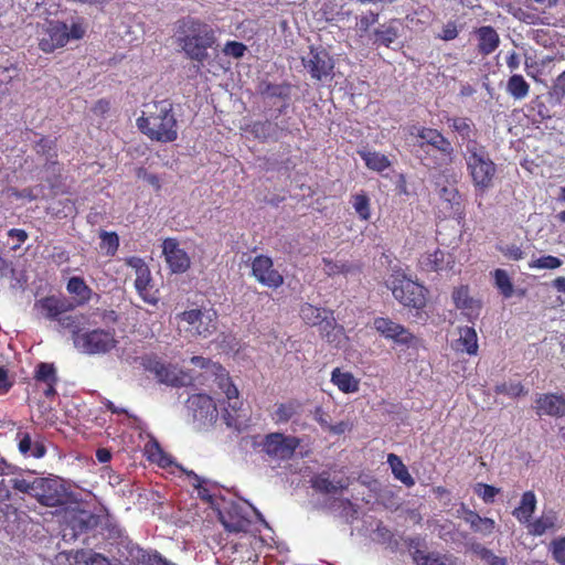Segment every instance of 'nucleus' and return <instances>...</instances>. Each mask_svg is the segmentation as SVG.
Masks as SVG:
<instances>
[{
    "mask_svg": "<svg viewBox=\"0 0 565 565\" xmlns=\"http://www.w3.org/2000/svg\"><path fill=\"white\" fill-rule=\"evenodd\" d=\"M216 42L215 30L201 19L184 17L177 21V43L191 61L205 62Z\"/></svg>",
    "mask_w": 565,
    "mask_h": 565,
    "instance_id": "obj_1",
    "label": "nucleus"
},
{
    "mask_svg": "<svg viewBox=\"0 0 565 565\" xmlns=\"http://www.w3.org/2000/svg\"><path fill=\"white\" fill-rule=\"evenodd\" d=\"M137 127L152 141L172 142L178 138V122L167 99L146 104Z\"/></svg>",
    "mask_w": 565,
    "mask_h": 565,
    "instance_id": "obj_2",
    "label": "nucleus"
},
{
    "mask_svg": "<svg viewBox=\"0 0 565 565\" xmlns=\"http://www.w3.org/2000/svg\"><path fill=\"white\" fill-rule=\"evenodd\" d=\"M85 33L86 26L81 19L73 21L70 28L60 20H45L36 30L38 45L43 53H53L71 40H82Z\"/></svg>",
    "mask_w": 565,
    "mask_h": 565,
    "instance_id": "obj_3",
    "label": "nucleus"
},
{
    "mask_svg": "<svg viewBox=\"0 0 565 565\" xmlns=\"http://www.w3.org/2000/svg\"><path fill=\"white\" fill-rule=\"evenodd\" d=\"M394 299L405 308L423 311L428 302L429 290L412 279L404 270L395 269L385 281Z\"/></svg>",
    "mask_w": 565,
    "mask_h": 565,
    "instance_id": "obj_4",
    "label": "nucleus"
},
{
    "mask_svg": "<svg viewBox=\"0 0 565 565\" xmlns=\"http://www.w3.org/2000/svg\"><path fill=\"white\" fill-rule=\"evenodd\" d=\"M462 156L475 189L480 193L491 189L494 185L498 169L486 146L463 151Z\"/></svg>",
    "mask_w": 565,
    "mask_h": 565,
    "instance_id": "obj_5",
    "label": "nucleus"
},
{
    "mask_svg": "<svg viewBox=\"0 0 565 565\" xmlns=\"http://www.w3.org/2000/svg\"><path fill=\"white\" fill-rule=\"evenodd\" d=\"M35 499L45 507H63L75 502L74 493L61 478H35Z\"/></svg>",
    "mask_w": 565,
    "mask_h": 565,
    "instance_id": "obj_6",
    "label": "nucleus"
},
{
    "mask_svg": "<svg viewBox=\"0 0 565 565\" xmlns=\"http://www.w3.org/2000/svg\"><path fill=\"white\" fill-rule=\"evenodd\" d=\"M116 331L111 329H93L75 337L74 347L86 354H105L117 347Z\"/></svg>",
    "mask_w": 565,
    "mask_h": 565,
    "instance_id": "obj_7",
    "label": "nucleus"
},
{
    "mask_svg": "<svg viewBox=\"0 0 565 565\" xmlns=\"http://www.w3.org/2000/svg\"><path fill=\"white\" fill-rule=\"evenodd\" d=\"M212 366L215 371L217 386L224 392L227 399V406L223 408V420L228 427H236L238 425V412L243 405L239 399V392L221 364L213 363Z\"/></svg>",
    "mask_w": 565,
    "mask_h": 565,
    "instance_id": "obj_8",
    "label": "nucleus"
},
{
    "mask_svg": "<svg viewBox=\"0 0 565 565\" xmlns=\"http://www.w3.org/2000/svg\"><path fill=\"white\" fill-rule=\"evenodd\" d=\"M258 437L253 438V447H260V450L271 459H290L300 445L299 438L286 436L282 433H270L264 436L258 443Z\"/></svg>",
    "mask_w": 565,
    "mask_h": 565,
    "instance_id": "obj_9",
    "label": "nucleus"
},
{
    "mask_svg": "<svg viewBox=\"0 0 565 565\" xmlns=\"http://www.w3.org/2000/svg\"><path fill=\"white\" fill-rule=\"evenodd\" d=\"M177 318L189 324L186 331L192 335L207 338L217 329V312L214 309H190Z\"/></svg>",
    "mask_w": 565,
    "mask_h": 565,
    "instance_id": "obj_10",
    "label": "nucleus"
},
{
    "mask_svg": "<svg viewBox=\"0 0 565 565\" xmlns=\"http://www.w3.org/2000/svg\"><path fill=\"white\" fill-rule=\"evenodd\" d=\"M373 328L385 340L396 345L416 347L418 339L405 326L393 321L388 317H376L373 319Z\"/></svg>",
    "mask_w": 565,
    "mask_h": 565,
    "instance_id": "obj_11",
    "label": "nucleus"
},
{
    "mask_svg": "<svg viewBox=\"0 0 565 565\" xmlns=\"http://www.w3.org/2000/svg\"><path fill=\"white\" fill-rule=\"evenodd\" d=\"M127 266L135 270L136 279L135 287L138 295L148 303H156L157 298L151 294V274L145 260L137 256H131L125 259Z\"/></svg>",
    "mask_w": 565,
    "mask_h": 565,
    "instance_id": "obj_12",
    "label": "nucleus"
},
{
    "mask_svg": "<svg viewBox=\"0 0 565 565\" xmlns=\"http://www.w3.org/2000/svg\"><path fill=\"white\" fill-rule=\"evenodd\" d=\"M252 275L259 284L273 289L284 284L282 275L274 268L273 259L266 255H258L253 259Z\"/></svg>",
    "mask_w": 565,
    "mask_h": 565,
    "instance_id": "obj_13",
    "label": "nucleus"
},
{
    "mask_svg": "<svg viewBox=\"0 0 565 565\" xmlns=\"http://www.w3.org/2000/svg\"><path fill=\"white\" fill-rule=\"evenodd\" d=\"M303 67L309 72L311 78L321 81L331 75L334 64L324 50H318L310 47V52L307 56L301 58Z\"/></svg>",
    "mask_w": 565,
    "mask_h": 565,
    "instance_id": "obj_14",
    "label": "nucleus"
},
{
    "mask_svg": "<svg viewBox=\"0 0 565 565\" xmlns=\"http://www.w3.org/2000/svg\"><path fill=\"white\" fill-rule=\"evenodd\" d=\"M140 364L146 371L152 373L159 383L171 386L181 385V379L177 374L174 367L162 362L156 354L141 356Z\"/></svg>",
    "mask_w": 565,
    "mask_h": 565,
    "instance_id": "obj_15",
    "label": "nucleus"
},
{
    "mask_svg": "<svg viewBox=\"0 0 565 565\" xmlns=\"http://www.w3.org/2000/svg\"><path fill=\"white\" fill-rule=\"evenodd\" d=\"M403 28V23L399 19H390L384 23H377V26L373 28L369 35V42L375 47H387L390 49L399 36Z\"/></svg>",
    "mask_w": 565,
    "mask_h": 565,
    "instance_id": "obj_16",
    "label": "nucleus"
},
{
    "mask_svg": "<svg viewBox=\"0 0 565 565\" xmlns=\"http://www.w3.org/2000/svg\"><path fill=\"white\" fill-rule=\"evenodd\" d=\"M162 253L172 273L182 274L190 268L191 259L188 253L180 248L175 238L169 237L163 241Z\"/></svg>",
    "mask_w": 565,
    "mask_h": 565,
    "instance_id": "obj_17",
    "label": "nucleus"
},
{
    "mask_svg": "<svg viewBox=\"0 0 565 565\" xmlns=\"http://www.w3.org/2000/svg\"><path fill=\"white\" fill-rule=\"evenodd\" d=\"M447 124L451 131L461 139L465 145V151L482 146L477 140L478 129L471 118L455 116L448 118Z\"/></svg>",
    "mask_w": 565,
    "mask_h": 565,
    "instance_id": "obj_18",
    "label": "nucleus"
},
{
    "mask_svg": "<svg viewBox=\"0 0 565 565\" xmlns=\"http://www.w3.org/2000/svg\"><path fill=\"white\" fill-rule=\"evenodd\" d=\"M73 308L74 305L67 299L56 296H46L34 302V310L40 317L49 321H56L61 315L66 313Z\"/></svg>",
    "mask_w": 565,
    "mask_h": 565,
    "instance_id": "obj_19",
    "label": "nucleus"
},
{
    "mask_svg": "<svg viewBox=\"0 0 565 565\" xmlns=\"http://www.w3.org/2000/svg\"><path fill=\"white\" fill-rule=\"evenodd\" d=\"M535 412L539 416L561 418L565 416V394L543 393L535 397Z\"/></svg>",
    "mask_w": 565,
    "mask_h": 565,
    "instance_id": "obj_20",
    "label": "nucleus"
},
{
    "mask_svg": "<svg viewBox=\"0 0 565 565\" xmlns=\"http://www.w3.org/2000/svg\"><path fill=\"white\" fill-rule=\"evenodd\" d=\"M188 407L194 419L200 422L214 420L217 417V408L214 399L206 394H194L188 399Z\"/></svg>",
    "mask_w": 565,
    "mask_h": 565,
    "instance_id": "obj_21",
    "label": "nucleus"
},
{
    "mask_svg": "<svg viewBox=\"0 0 565 565\" xmlns=\"http://www.w3.org/2000/svg\"><path fill=\"white\" fill-rule=\"evenodd\" d=\"M454 264V257L439 248H436L434 252H426L422 254L418 259V267L425 273H439L451 269Z\"/></svg>",
    "mask_w": 565,
    "mask_h": 565,
    "instance_id": "obj_22",
    "label": "nucleus"
},
{
    "mask_svg": "<svg viewBox=\"0 0 565 565\" xmlns=\"http://www.w3.org/2000/svg\"><path fill=\"white\" fill-rule=\"evenodd\" d=\"M417 137L422 140L419 147L430 146L445 157H451L454 148L448 138H446L438 129L429 127H420L417 130Z\"/></svg>",
    "mask_w": 565,
    "mask_h": 565,
    "instance_id": "obj_23",
    "label": "nucleus"
},
{
    "mask_svg": "<svg viewBox=\"0 0 565 565\" xmlns=\"http://www.w3.org/2000/svg\"><path fill=\"white\" fill-rule=\"evenodd\" d=\"M451 298L455 307L461 310L470 321L479 317L481 302L469 295V287L467 285L456 287L452 290Z\"/></svg>",
    "mask_w": 565,
    "mask_h": 565,
    "instance_id": "obj_24",
    "label": "nucleus"
},
{
    "mask_svg": "<svg viewBox=\"0 0 565 565\" xmlns=\"http://www.w3.org/2000/svg\"><path fill=\"white\" fill-rule=\"evenodd\" d=\"M319 327L321 337L333 347L340 348L347 341L345 330L337 322L333 315L328 316Z\"/></svg>",
    "mask_w": 565,
    "mask_h": 565,
    "instance_id": "obj_25",
    "label": "nucleus"
},
{
    "mask_svg": "<svg viewBox=\"0 0 565 565\" xmlns=\"http://www.w3.org/2000/svg\"><path fill=\"white\" fill-rule=\"evenodd\" d=\"M463 520L472 532L488 536L493 533L495 522L491 518L481 516L478 512L463 508Z\"/></svg>",
    "mask_w": 565,
    "mask_h": 565,
    "instance_id": "obj_26",
    "label": "nucleus"
},
{
    "mask_svg": "<svg viewBox=\"0 0 565 565\" xmlns=\"http://www.w3.org/2000/svg\"><path fill=\"white\" fill-rule=\"evenodd\" d=\"M476 35L478 39V51L483 56L493 53L500 44L498 32L490 25L478 28Z\"/></svg>",
    "mask_w": 565,
    "mask_h": 565,
    "instance_id": "obj_27",
    "label": "nucleus"
},
{
    "mask_svg": "<svg viewBox=\"0 0 565 565\" xmlns=\"http://www.w3.org/2000/svg\"><path fill=\"white\" fill-rule=\"evenodd\" d=\"M18 439V449L24 457L40 459L45 456L46 447L40 438L33 439L29 433L19 431Z\"/></svg>",
    "mask_w": 565,
    "mask_h": 565,
    "instance_id": "obj_28",
    "label": "nucleus"
},
{
    "mask_svg": "<svg viewBox=\"0 0 565 565\" xmlns=\"http://www.w3.org/2000/svg\"><path fill=\"white\" fill-rule=\"evenodd\" d=\"M10 488L17 492L31 494L35 498V478L32 481L19 477L10 478L8 481L2 478L0 480L1 499L10 498Z\"/></svg>",
    "mask_w": 565,
    "mask_h": 565,
    "instance_id": "obj_29",
    "label": "nucleus"
},
{
    "mask_svg": "<svg viewBox=\"0 0 565 565\" xmlns=\"http://www.w3.org/2000/svg\"><path fill=\"white\" fill-rule=\"evenodd\" d=\"M536 495L532 490L525 491L522 497L520 504L512 511V515L522 524L526 526L531 522V519L536 510Z\"/></svg>",
    "mask_w": 565,
    "mask_h": 565,
    "instance_id": "obj_30",
    "label": "nucleus"
},
{
    "mask_svg": "<svg viewBox=\"0 0 565 565\" xmlns=\"http://www.w3.org/2000/svg\"><path fill=\"white\" fill-rule=\"evenodd\" d=\"M66 290L73 296L75 306L88 303L93 296V289L85 282L83 277L73 276L68 279Z\"/></svg>",
    "mask_w": 565,
    "mask_h": 565,
    "instance_id": "obj_31",
    "label": "nucleus"
},
{
    "mask_svg": "<svg viewBox=\"0 0 565 565\" xmlns=\"http://www.w3.org/2000/svg\"><path fill=\"white\" fill-rule=\"evenodd\" d=\"M221 521L224 527L234 533L247 532L250 521L239 513L237 507H232L221 514Z\"/></svg>",
    "mask_w": 565,
    "mask_h": 565,
    "instance_id": "obj_32",
    "label": "nucleus"
},
{
    "mask_svg": "<svg viewBox=\"0 0 565 565\" xmlns=\"http://www.w3.org/2000/svg\"><path fill=\"white\" fill-rule=\"evenodd\" d=\"M311 487L323 494H331L348 488V482L343 479L332 481L330 473L322 471L311 479Z\"/></svg>",
    "mask_w": 565,
    "mask_h": 565,
    "instance_id": "obj_33",
    "label": "nucleus"
},
{
    "mask_svg": "<svg viewBox=\"0 0 565 565\" xmlns=\"http://www.w3.org/2000/svg\"><path fill=\"white\" fill-rule=\"evenodd\" d=\"M333 311L326 308L316 307L309 302H303L299 309V316L302 321L311 327L321 324Z\"/></svg>",
    "mask_w": 565,
    "mask_h": 565,
    "instance_id": "obj_34",
    "label": "nucleus"
},
{
    "mask_svg": "<svg viewBox=\"0 0 565 565\" xmlns=\"http://www.w3.org/2000/svg\"><path fill=\"white\" fill-rule=\"evenodd\" d=\"M558 521L557 513L554 510L543 512V514L529 523L527 532L534 536H541L546 531L556 527Z\"/></svg>",
    "mask_w": 565,
    "mask_h": 565,
    "instance_id": "obj_35",
    "label": "nucleus"
},
{
    "mask_svg": "<svg viewBox=\"0 0 565 565\" xmlns=\"http://www.w3.org/2000/svg\"><path fill=\"white\" fill-rule=\"evenodd\" d=\"M331 382L345 394L355 393L360 387V381L351 372H343L340 367L332 371Z\"/></svg>",
    "mask_w": 565,
    "mask_h": 565,
    "instance_id": "obj_36",
    "label": "nucleus"
},
{
    "mask_svg": "<svg viewBox=\"0 0 565 565\" xmlns=\"http://www.w3.org/2000/svg\"><path fill=\"white\" fill-rule=\"evenodd\" d=\"M457 350L476 355L478 353V335L473 327L459 328V339L456 341Z\"/></svg>",
    "mask_w": 565,
    "mask_h": 565,
    "instance_id": "obj_37",
    "label": "nucleus"
},
{
    "mask_svg": "<svg viewBox=\"0 0 565 565\" xmlns=\"http://www.w3.org/2000/svg\"><path fill=\"white\" fill-rule=\"evenodd\" d=\"M130 565H170L157 551H146L142 548L130 550Z\"/></svg>",
    "mask_w": 565,
    "mask_h": 565,
    "instance_id": "obj_38",
    "label": "nucleus"
},
{
    "mask_svg": "<svg viewBox=\"0 0 565 565\" xmlns=\"http://www.w3.org/2000/svg\"><path fill=\"white\" fill-rule=\"evenodd\" d=\"M387 463L390 465L392 473L395 479H397L408 488L415 484L414 478L411 476L407 467L404 465V462L397 455L388 454Z\"/></svg>",
    "mask_w": 565,
    "mask_h": 565,
    "instance_id": "obj_39",
    "label": "nucleus"
},
{
    "mask_svg": "<svg viewBox=\"0 0 565 565\" xmlns=\"http://www.w3.org/2000/svg\"><path fill=\"white\" fill-rule=\"evenodd\" d=\"M414 561L417 565H454V556L451 554L425 553L419 550L414 553Z\"/></svg>",
    "mask_w": 565,
    "mask_h": 565,
    "instance_id": "obj_40",
    "label": "nucleus"
},
{
    "mask_svg": "<svg viewBox=\"0 0 565 565\" xmlns=\"http://www.w3.org/2000/svg\"><path fill=\"white\" fill-rule=\"evenodd\" d=\"M260 95L267 98H279L288 100L291 95V85L289 83L274 84L264 82L259 85Z\"/></svg>",
    "mask_w": 565,
    "mask_h": 565,
    "instance_id": "obj_41",
    "label": "nucleus"
},
{
    "mask_svg": "<svg viewBox=\"0 0 565 565\" xmlns=\"http://www.w3.org/2000/svg\"><path fill=\"white\" fill-rule=\"evenodd\" d=\"M360 157L363 159L365 166L373 171L383 172L391 167L390 159L377 151H360Z\"/></svg>",
    "mask_w": 565,
    "mask_h": 565,
    "instance_id": "obj_42",
    "label": "nucleus"
},
{
    "mask_svg": "<svg viewBox=\"0 0 565 565\" xmlns=\"http://www.w3.org/2000/svg\"><path fill=\"white\" fill-rule=\"evenodd\" d=\"M380 14L372 10L366 11L356 19L355 31L360 38H366L372 32V26L379 23Z\"/></svg>",
    "mask_w": 565,
    "mask_h": 565,
    "instance_id": "obj_43",
    "label": "nucleus"
},
{
    "mask_svg": "<svg viewBox=\"0 0 565 565\" xmlns=\"http://www.w3.org/2000/svg\"><path fill=\"white\" fill-rule=\"evenodd\" d=\"M507 92L514 99H523L530 93V84L520 74L510 76L507 83Z\"/></svg>",
    "mask_w": 565,
    "mask_h": 565,
    "instance_id": "obj_44",
    "label": "nucleus"
},
{
    "mask_svg": "<svg viewBox=\"0 0 565 565\" xmlns=\"http://www.w3.org/2000/svg\"><path fill=\"white\" fill-rule=\"evenodd\" d=\"M351 204L361 221L366 222L371 218V200L364 191L353 194Z\"/></svg>",
    "mask_w": 565,
    "mask_h": 565,
    "instance_id": "obj_45",
    "label": "nucleus"
},
{
    "mask_svg": "<svg viewBox=\"0 0 565 565\" xmlns=\"http://www.w3.org/2000/svg\"><path fill=\"white\" fill-rule=\"evenodd\" d=\"M300 404L297 401H289L277 405L274 413V420L278 424L288 423L298 412Z\"/></svg>",
    "mask_w": 565,
    "mask_h": 565,
    "instance_id": "obj_46",
    "label": "nucleus"
},
{
    "mask_svg": "<svg viewBox=\"0 0 565 565\" xmlns=\"http://www.w3.org/2000/svg\"><path fill=\"white\" fill-rule=\"evenodd\" d=\"M99 238V247L103 250V253L108 257H114L119 248L118 234L116 232L100 231Z\"/></svg>",
    "mask_w": 565,
    "mask_h": 565,
    "instance_id": "obj_47",
    "label": "nucleus"
},
{
    "mask_svg": "<svg viewBox=\"0 0 565 565\" xmlns=\"http://www.w3.org/2000/svg\"><path fill=\"white\" fill-rule=\"evenodd\" d=\"M57 326L62 330H68L72 333V340L74 341L75 337L81 335V326H82V316L78 315H61L58 319H56Z\"/></svg>",
    "mask_w": 565,
    "mask_h": 565,
    "instance_id": "obj_48",
    "label": "nucleus"
},
{
    "mask_svg": "<svg viewBox=\"0 0 565 565\" xmlns=\"http://www.w3.org/2000/svg\"><path fill=\"white\" fill-rule=\"evenodd\" d=\"M494 286L504 298H511L514 292V286L504 269L498 268L493 271Z\"/></svg>",
    "mask_w": 565,
    "mask_h": 565,
    "instance_id": "obj_49",
    "label": "nucleus"
},
{
    "mask_svg": "<svg viewBox=\"0 0 565 565\" xmlns=\"http://www.w3.org/2000/svg\"><path fill=\"white\" fill-rule=\"evenodd\" d=\"M471 551L477 554L481 559L486 561L488 565H508V559L495 555L490 548L475 543L471 545Z\"/></svg>",
    "mask_w": 565,
    "mask_h": 565,
    "instance_id": "obj_50",
    "label": "nucleus"
},
{
    "mask_svg": "<svg viewBox=\"0 0 565 565\" xmlns=\"http://www.w3.org/2000/svg\"><path fill=\"white\" fill-rule=\"evenodd\" d=\"M494 393L507 395L512 398H516V397L526 395L527 390L523 386V384L521 382H510V383L504 382V383L495 385Z\"/></svg>",
    "mask_w": 565,
    "mask_h": 565,
    "instance_id": "obj_51",
    "label": "nucleus"
},
{
    "mask_svg": "<svg viewBox=\"0 0 565 565\" xmlns=\"http://www.w3.org/2000/svg\"><path fill=\"white\" fill-rule=\"evenodd\" d=\"M250 132L255 138L266 141L276 134V125H273L269 120L256 121L252 125Z\"/></svg>",
    "mask_w": 565,
    "mask_h": 565,
    "instance_id": "obj_52",
    "label": "nucleus"
},
{
    "mask_svg": "<svg viewBox=\"0 0 565 565\" xmlns=\"http://www.w3.org/2000/svg\"><path fill=\"white\" fill-rule=\"evenodd\" d=\"M34 379L36 382L57 383L56 369L52 363L41 362L38 364Z\"/></svg>",
    "mask_w": 565,
    "mask_h": 565,
    "instance_id": "obj_53",
    "label": "nucleus"
},
{
    "mask_svg": "<svg viewBox=\"0 0 565 565\" xmlns=\"http://www.w3.org/2000/svg\"><path fill=\"white\" fill-rule=\"evenodd\" d=\"M145 452L147 458L152 462L161 463L164 457V452L159 441L153 437H151L145 445Z\"/></svg>",
    "mask_w": 565,
    "mask_h": 565,
    "instance_id": "obj_54",
    "label": "nucleus"
},
{
    "mask_svg": "<svg viewBox=\"0 0 565 565\" xmlns=\"http://www.w3.org/2000/svg\"><path fill=\"white\" fill-rule=\"evenodd\" d=\"M562 264L563 263L558 257L546 255L529 263V267L537 269H556L561 267Z\"/></svg>",
    "mask_w": 565,
    "mask_h": 565,
    "instance_id": "obj_55",
    "label": "nucleus"
},
{
    "mask_svg": "<svg viewBox=\"0 0 565 565\" xmlns=\"http://www.w3.org/2000/svg\"><path fill=\"white\" fill-rule=\"evenodd\" d=\"M322 262L324 264V268H323L324 273L328 276H334V275H339V274H348L352 269V265H350L348 263H335L329 258H323Z\"/></svg>",
    "mask_w": 565,
    "mask_h": 565,
    "instance_id": "obj_56",
    "label": "nucleus"
},
{
    "mask_svg": "<svg viewBox=\"0 0 565 565\" xmlns=\"http://www.w3.org/2000/svg\"><path fill=\"white\" fill-rule=\"evenodd\" d=\"M475 492L483 500V502L492 503L495 495L500 492V489L491 484L479 482L475 488Z\"/></svg>",
    "mask_w": 565,
    "mask_h": 565,
    "instance_id": "obj_57",
    "label": "nucleus"
},
{
    "mask_svg": "<svg viewBox=\"0 0 565 565\" xmlns=\"http://www.w3.org/2000/svg\"><path fill=\"white\" fill-rule=\"evenodd\" d=\"M550 551L556 563L565 565V536L553 540L550 545Z\"/></svg>",
    "mask_w": 565,
    "mask_h": 565,
    "instance_id": "obj_58",
    "label": "nucleus"
},
{
    "mask_svg": "<svg viewBox=\"0 0 565 565\" xmlns=\"http://www.w3.org/2000/svg\"><path fill=\"white\" fill-rule=\"evenodd\" d=\"M439 196L443 201L449 203L451 207H459L461 204V195L455 186H444Z\"/></svg>",
    "mask_w": 565,
    "mask_h": 565,
    "instance_id": "obj_59",
    "label": "nucleus"
},
{
    "mask_svg": "<svg viewBox=\"0 0 565 565\" xmlns=\"http://www.w3.org/2000/svg\"><path fill=\"white\" fill-rule=\"evenodd\" d=\"M550 95L557 103H562L565 98V71L562 72L554 81Z\"/></svg>",
    "mask_w": 565,
    "mask_h": 565,
    "instance_id": "obj_60",
    "label": "nucleus"
},
{
    "mask_svg": "<svg viewBox=\"0 0 565 565\" xmlns=\"http://www.w3.org/2000/svg\"><path fill=\"white\" fill-rule=\"evenodd\" d=\"M246 50V45L242 42L227 41L223 47V53L234 58H241Z\"/></svg>",
    "mask_w": 565,
    "mask_h": 565,
    "instance_id": "obj_61",
    "label": "nucleus"
},
{
    "mask_svg": "<svg viewBox=\"0 0 565 565\" xmlns=\"http://www.w3.org/2000/svg\"><path fill=\"white\" fill-rule=\"evenodd\" d=\"M313 417L320 424L321 427L327 428L334 433H341L342 429H337V427H333L330 425V416L329 414L321 407L317 406L313 411Z\"/></svg>",
    "mask_w": 565,
    "mask_h": 565,
    "instance_id": "obj_62",
    "label": "nucleus"
},
{
    "mask_svg": "<svg viewBox=\"0 0 565 565\" xmlns=\"http://www.w3.org/2000/svg\"><path fill=\"white\" fill-rule=\"evenodd\" d=\"M55 147H56L55 140L49 139L47 137H42L39 141H36V145H35L38 153L50 154L51 151H53V153L51 156L54 158L57 157V154L55 152Z\"/></svg>",
    "mask_w": 565,
    "mask_h": 565,
    "instance_id": "obj_63",
    "label": "nucleus"
},
{
    "mask_svg": "<svg viewBox=\"0 0 565 565\" xmlns=\"http://www.w3.org/2000/svg\"><path fill=\"white\" fill-rule=\"evenodd\" d=\"M504 257L511 260H521L524 258V252L515 244H510L500 248Z\"/></svg>",
    "mask_w": 565,
    "mask_h": 565,
    "instance_id": "obj_64",
    "label": "nucleus"
}]
</instances>
